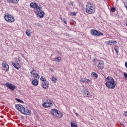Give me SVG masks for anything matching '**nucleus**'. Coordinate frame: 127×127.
<instances>
[{
	"mask_svg": "<svg viewBox=\"0 0 127 127\" xmlns=\"http://www.w3.org/2000/svg\"><path fill=\"white\" fill-rule=\"evenodd\" d=\"M37 13V15L39 16L40 18H43L44 17V15H45L44 11H42L41 9L38 10Z\"/></svg>",
	"mask_w": 127,
	"mask_h": 127,
	"instance_id": "nucleus-11",
	"label": "nucleus"
},
{
	"mask_svg": "<svg viewBox=\"0 0 127 127\" xmlns=\"http://www.w3.org/2000/svg\"><path fill=\"white\" fill-rule=\"evenodd\" d=\"M70 4L73 6V5H74V3L73 2H70Z\"/></svg>",
	"mask_w": 127,
	"mask_h": 127,
	"instance_id": "nucleus-37",
	"label": "nucleus"
},
{
	"mask_svg": "<svg viewBox=\"0 0 127 127\" xmlns=\"http://www.w3.org/2000/svg\"><path fill=\"white\" fill-rule=\"evenodd\" d=\"M12 65H13V67L18 70L19 68H20V65H19V63L16 61L15 63L12 62Z\"/></svg>",
	"mask_w": 127,
	"mask_h": 127,
	"instance_id": "nucleus-13",
	"label": "nucleus"
},
{
	"mask_svg": "<svg viewBox=\"0 0 127 127\" xmlns=\"http://www.w3.org/2000/svg\"><path fill=\"white\" fill-rule=\"evenodd\" d=\"M15 108L17 111H19L23 115H31V111L28 110L27 107L24 108L23 106L20 104H17L15 105Z\"/></svg>",
	"mask_w": 127,
	"mask_h": 127,
	"instance_id": "nucleus-2",
	"label": "nucleus"
},
{
	"mask_svg": "<svg viewBox=\"0 0 127 127\" xmlns=\"http://www.w3.org/2000/svg\"><path fill=\"white\" fill-rule=\"evenodd\" d=\"M50 70L52 72H54V70L52 69V68H50Z\"/></svg>",
	"mask_w": 127,
	"mask_h": 127,
	"instance_id": "nucleus-39",
	"label": "nucleus"
},
{
	"mask_svg": "<svg viewBox=\"0 0 127 127\" xmlns=\"http://www.w3.org/2000/svg\"><path fill=\"white\" fill-rule=\"evenodd\" d=\"M107 81L106 82L105 85L107 88L109 89H115L117 84V81H115V79L112 76H108L106 78Z\"/></svg>",
	"mask_w": 127,
	"mask_h": 127,
	"instance_id": "nucleus-1",
	"label": "nucleus"
},
{
	"mask_svg": "<svg viewBox=\"0 0 127 127\" xmlns=\"http://www.w3.org/2000/svg\"><path fill=\"white\" fill-rule=\"evenodd\" d=\"M61 19L62 20V18L61 17Z\"/></svg>",
	"mask_w": 127,
	"mask_h": 127,
	"instance_id": "nucleus-42",
	"label": "nucleus"
},
{
	"mask_svg": "<svg viewBox=\"0 0 127 127\" xmlns=\"http://www.w3.org/2000/svg\"><path fill=\"white\" fill-rule=\"evenodd\" d=\"M86 11L87 13L89 14H92V13H95V7L91 3H88L86 5Z\"/></svg>",
	"mask_w": 127,
	"mask_h": 127,
	"instance_id": "nucleus-3",
	"label": "nucleus"
},
{
	"mask_svg": "<svg viewBox=\"0 0 127 127\" xmlns=\"http://www.w3.org/2000/svg\"><path fill=\"white\" fill-rule=\"evenodd\" d=\"M114 49H115L117 54H119V46H115L114 47Z\"/></svg>",
	"mask_w": 127,
	"mask_h": 127,
	"instance_id": "nucleus-24",
	"label": "nucleus"
},
{
	"mask_svg": "<svg viewBox=\"0 0 127 127\" xmlns=\"http://www.w3.org/2000/svg\"><path fill=\"white\" fill-rule=\"evenodd\" d=\"M30 6L32 7V8H34V12H35V13H37L38 10L42 9V7L38 6V4L35 2H31L30 3Z\"/></svg>",
	"mask_w": 127,
	"mask_h": 127,
	"instance_id": "nucleus-4",
	"label": "nucleus"
},
{
	"mask_svg": "<svg viewBox=\"0 0 127 127\" xmlns=\"http://www.w3.org/2000/svg\"><path fill=\"white\" fill-rule=\"evenodd\" d=\"M5 86L7 87V88H8L9 90H11V91H13L15 88H16V86L15 85H13L12 84H9V83L7 82L6 84H5Z\"/></svg>",
	"mask_w": 127,
	"mask_h": 127,
	"instance_id": "nucleus-9",
	"label": "nucleus"
},
{
	"mask_svg": "<svg viewBox=\"0 0 127 127\" xmlns=\"http://www.w3.org/2000/svg\"><path fill=\"white\" fill-rule=\"evenodd\" d=\"M75 115L76 116V117H79V114L78 113H75Z\"/></svg>",
	"mask_w": 127,
	"mask_h": 127,
	"instance_id": "nucleus-38",
	"label": "nucleus"
},
{
	"mask_svg": "<svg viewBox=\"0 0 127 127\" xmlns=\"http://www.w3.org/2000/svg\"><path fill=\"white\" fill-rule=\"evenodd\" d=\"M41 86L43 89H48L49 88V81L47 80L42 82Z\"/></svg>",
	"mask_w": 127,
	"mask_h": 127,
	"instance_id": "nucleus-10",
	"label": "nucleus"
},
{
	"mask_svg": "<svg viewBox=\"0 0 127 127\" xmlns=\"http://www.w3.org/2000/svg\"><path fill=\"white\" fill-rule=\"evenodd\" d=\"M71 127H78V125L74 122L70 123Z\"/></svg>",
	"mask_w": 127,
	"mask_h": 127,
	"instance_id": "nucleus-22",
	"label": "nucleus"
},
{
	"mask_svg": "<svg viewBox=\"0 0 127 127\" xmlns=\"http://www.w3.org/2000/svg\"><path fill=\"white\" fill-rule=\"evenodd\" d=\"M63 21L64 22L65 24H67V22L65 21V19H63Z\"/></svg>",
	"mask_w": 127,
	"mask_h": 127,
	"instance_id": "nucleus-36",
	"label": "nucleus"
},
{
	"mask_svg": "<svg viewBox=\"0 0 127 127\" xmlns=\"http://www.w3.org/2000/svg\"><path fill=\"white\" fill-rule=\"evenodd\" d=\"M124 116H125V117H127V111L124 112Z\"/></svg>",
	"mask_w": 127,
	"mask_h": 127,
	"instance_id": "nucleus-35",
	"label": "nucleus"
},
{
	"mask_svg": "<svg viewBox=\"0 0 127 127\" xmlns=\"http://www.w3.org/2000/svg\"><path fill=\"white\" fill-rule=\"evenodd\" d=\"M116 43H117V42L116 41H107V44H108L109 45H112V44H116Z\"/></svg>",
	"mask_w": 127,
	"mask_h": 127,
	"instance_id": "nucleus-21",
	"label": "nucleus"
},
{
	"mask_svg": "<svg viewBox=\"0 0 127 127\" xmlns=\"http://www.w3.org/2000/svg\"><path fill=\"white\" fill-rule=\"evenodd\" d=\"M4 19L7 22H10V23H12V22H14V17H13L12 15L10 14L5 15L4 17Z\"/></svg>",
	"mask_w": 127,
	"mask_h": 127,
	"instance_id": "nucleus-6",
	"label": "nucleus"
},
{
	"mask_svg": "<svg viewBox=\"0 0 127 127\" xmlns=\"http://www.w3.org/2000/svg\"><path fill=\"white\" fill-rule=\"evenodd\" d=\"M111 11H112V12H115V11H116V7H112L111 8Z\"/></svg>",
	"mask_w": 127,
	"mask_h": 127,
	"instance_id": "nucleus-33",
	"label": "nucleus"
},
{
	"mask_svg": "<svg viewBox=\"0 0 127 127\" xmlns=\"http://www.w3.org/2000/svg\"><path fill=\"white\" fill-rule=\"evenodd\" d=\"M33 78H34L35 80H39L40 76L38 73H36L35 75L33 76Z\"/></svg>",
	"mask_w": 127,
	"mask_h": 127,
	"instance_id": "nucleus-19",
	"label": "nucleus"
},
{
	"mask_svg": "<svg viewBox=\"0 0 127 127\" xmlns=\"http://www.w3.org/2000/svg\"><path fill=\"white\" fill-rule=\"evenodd\" d=\"M63 117V114L61 113L60 111H57V113L55 118H58V119H61Z\"/></svg>",
	"mask_w": 127,
	"mask_h": 127,
	"instance_id": "nucleus-15",
	"label": "nucleus"
},
{
	"mask_svg": "<svg viewBox=\"0 0 127 127\" xmlns=\"http://www.w3.org/2000/svg\"><path fill=\"white\" fill-rule=\"evenodd\" d=\"M125 7H126V8H127V4H125Z\"/></svg>",
	"mask_w": 127,
	"mask_h": 127,
	"instance_id": "nucleus-40",
	"label": "nucleus"
},
{
	"mask_svg": "<svg viewBox=\"0 0 127 127\" xmlns=\"http://www.w3.org/2000/svg\"><path fill=\"white\" fill-rule=\"evenodd\" d=\"M126 26H127V22L126 23Z\"/></svg>",
	"mask_w": 127,
	"mask_h": 127,
	"instance_id": "nucleus-41",
	"label": "nucleus"
},
{
	"mask_svg": "<svg viewBox=\"0 0 127 127\" xmlns=\"http://www.w3.org/2000/svg\"><path fill=\"white\" fill-rule=\"evenodd\" d=\"M124 77H125V78H126V79H127V73H126V72H124Z\"/></svg>",
	"mask_w": 127,
	"mask_h": 127,
	"instance_id": "nucleus-34",
	"label": "nucleus"
},
{
	"mask_svg": "<svg viewBox=\"0 0 127 127\" xmlns=\"http://www.w3.org/2000/svg\"><path fill=\"white\" fill-rule=\"evenodd\" d=\"M57 112H58V110L57 109H52L50 111L51 115H52L53 117H55L56 116V114Z\"/></svg>",
	"mask_w": 127,
	"mask_h": 127,
	"instance_id": "nucleus-16",
	"label": "nucleus"
},
{
	"mask_svg": "<svg viewBox=\"0 0 127 127\" xmlns=\"http://www.w3.org/2000/svg\"><path fill=\"white\" fill-rule=\"evenodd\" d=\"M82 83H89L90 82V79H88L86 78H81Z\"/></svg>",
	"mask_w": 127,
	"mask_h": 127,
	"instance_id": "nucleus-20",
	"label": "nucleus"
},
{
	"mask_svg": "<svg viewBox=\"0 0 127 127\" xmlns=\"http://www.w3.org/2000/svg\"><path fill=\"white\" fill-rule=\"evenodd\" d=\"M92 62H94V63L95 64H96V63H99V60H98V59H94L93 60H92Z\"/></svg>",
	"mask_w": 127,
	"mask_h": 127,
	"instance_id": "nucleus-30",
	"label": "nucleus"
},
{
	"mask_svg": "<svg viewBox=\"0 0 127 127\" xmlns=\"http://www.w3.org/2000/svg\"><path fill=\"white\" fill-rule=\"evenodd\" d=\"M70 15L71 16H76V15H77V13H76L75 12H71L70 13Z\"/></svg>",
	"mask_w": 127,
	"mask_h": 127,
	"instance_id": "nucleus-29",
	"label": "nucleus"
},
{
	"mask_svg": "<svg viewBox=\"0 0 127 127\" xmlns=\"http://www.w3.org/2000/svg\"><path fill=\"white\" fill-rule=\"evenodd\" d=\"M2 66L5 72H8V70H9V65L7 64L6 63V62H3L2 64Z\"/></svg>",
	"mask_w": 127,
	"mask_h": 127,
	"instance_id": "nucleus-8",
	"label": "nucleus"
},
{
	"mask_svg": "<svg viewBox=\"0 0 127 127\" xmlns=\"http://www.w3.org/2000/svg\"><path fill=\"white\" fill-rule=\"evenodd\" d=\"M40 80H41V81H42V82H45V81H47V80H46V78H45V77H44V76H42V77L40 78Z\"/></svg>",
	"mask_w": 127,
	"mask_h": 127,
	"instance_id": "nucleus-31",
	"label": "nucleus"
},
{
	"mask_svg": "<svg viewBox=\"0 0 127 127\" xmlns=\"http://www.w3.org/2000/svg\"><path fill=\"white\" fill-rule=\"evenodd\" d=\"M39 81L37 79H34L32 81V84L33 86H38Z\"/></svg>",
	"mask_w": 127,
	"mask_h": 127,
	"instance_id": "nucleus-17",
	"label": "nucleus"
},
{
	"mask_svg": "<svg viewBox=\"0 0 127 127\" xmlns=\"http://www.w3.org/2000/svg\"><path fill=\"white\" fill-rule=\"evenodd\" d=\"M84 95L85 96H86V97H90V92H89V90H88V89H85L84 90Z\"/></svg>",
	"mask_w": 127,
	"mask_h": 127,
	"instance_id": "nucleus-18",
	"label": "nucleus"
},
{
	"mask_svg": "<svg viewBox=\"0 0 127 127\" xmlns=\"http://www.w3.org/2000/svg\"><path fill=\"white\" fill-rule=\"evenodd\" d=\"M16 101H17V102H18L19 103H22L23 104V101L19 99L18 98H15Z\"/></svg>",
	"mask_w": 127,
	"mask_h": 127,
	"instance_id": "nucleus-32",
	"label": "nucleus"
},
{
	"mask_svg": "<svg viewBox=\"0 0 127 127\" xmlns=\"http://www.w3.org/2000/svg\"><path fill=\"white\" fill-rule=\"evenodd\" d=\"M55 61H56V62H60V61H61V58L60 57L56 58L55 59Z\"/></svg>",
	"mask_w": 127,
	"mask_h": 127,
	"instance_id": "nucleus-25",
	"label": "nucleus"
},
{
	"mask_svg": "<svg viewBox=\"0 0 127 127\" xmlns=\"http://www.w3.org/2000/svg\"><path fill=\"white\" fill-rule=\"evenodd\" d=\"M92 76H93L94 78H98V74L96 72H92Z\"/></svg>",
	"mask_w": 127,
	"mask_h": 127,
	"instance_id": "nucleus-28",
	"label": "nucleus"
},
{
	"mask_svg": "<svg viewBox=\"0 0 127 127\" xmlns=\"http://www.w3.org/2000/svg\"><path fill=\"white\" fill-rule=\"evenodd\" d=\"M26 34L27 35V36H29V37H30V36H31V32H30V31L29 30H26Z\"/></svg>",
	"mask_w": 127,
	"mask_h": 127,
	"instance_id": "nucleus-23",
	"label": "nucleus"
},
{
	"mask_svg": "<svg viewBox=\"0 0 127 127\" xmlns=\"http://www.w3.org/2000/svg\"><path fill=\"white\" fill-rule=\"evenodd\" d=\"M43 107L44 108H50L53 106V102L51 101L50 99H46V102L42 104Z\"/></svg>",
	"mask_w": 127,
	"mask_h": 127,
	"instance_id": "nucleus-7",
	"label": "nucleus"
},
{
	"mask_svg": "<svg viewBox=\"0 0 127 127\" xmlns=\"http://www.w3.org/2000/svg\"><path fill=\"white\" fill-rule=\"evenodd\" d=\"M7 1L9 3V4H10V3H12L13 4H17L19 0H7Z\"/></svg>",
	"mask_w": 127,
	"mask_h": 127,
	"instance_id": "nucleus-14",
	"label": "nucleus"
},
{
	"mask_svg": "<svg viewBox=\"0 0 127 127\" xmlns=\"http://www.w3.org/2000/svg\"><path fill=\"white\" fill-rule=\"evenodd\" d=\"M97 67L100 70H103V69H104V61L102 60H99Z\"/></svg>",
	"mask_w": 127,
	"mask_h": 127,
	"instance_id": "nucleus-12",
	"label": "nucleus"
},
{
	"mask_svg": "<svg viewBox=\"0 0 127 127\" xmlns=\"http://www.w3.org/2000/svg\"><path fill=\"white\" fill-rule=\"evenodd\" d=\"M90 34L92 36H95V37L103 36L104 35V34L102 32L95 29H91L90 30Z\"/></svg>",
	"mask_w": 127,
	"mask_h": 127,
	"instance_id": "nucleus-5",
	"label": "nucleus"
},
{
	"mask_svg": "<svg viewBox=\"0 0 127 127\" xmlns=\"http://www.w3.org/2000/svg\"><path fill=\"white\" fill-rule=\"evenodd\" d=\"M30 73H31V74L32 75H33V76H34V75H35V74H37V73H36V71L35 70V69H33V70H32L30 71Z\"/></svg>",
	"mask_w": 127,
	"mask_h": 127,
	"instance_id": "nucleus-27",
	"label": "nucleus"
},
{
	"mask_svg": "<svg viewBox=\"0 0 127 127\" xmlns=\"http://www.w3.org/2000/svg\"><path fill=\"white\" fill-rule=\"evenodd\" d=\"M52 81L53 82V83H56V81H57V78L55 77V76H52Z\"/></svg>",
	"mask_w": 127,
	"mask_h": 127,
	"instance_id": "nucleus-26",
	"label": "nucleus"
}]
</instances>
